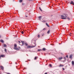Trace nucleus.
<instances>
[{"mask_svg":"<svg viewBox=\"0 0 74 74\" xmlns=\"http://www.w3.org/2000/svg\"><path fill=\"white\" fill-rule=\"evenodd\" d=\"M17 45L16 44H15L14 45V49H15V50H16V51H19L20 49H21V47H19L18 48H17Z\"/></svg>","mask_w":74,"mask_h":74,"instance_id":"1","label":"nucleus"},{"mask_svg":"<svg viewBox=\"0 0 74 74\" xmlns=\"http://www.w3.org/2000/svg\"><path fill=\"white\" fill-rule=\"evenodd\" d=\"M61 17H62V18H61V19H66V18H67V16L66 15H65V16L61 15Z\"/></svg>","mask_w":74,"mask_h":74,"instance_id":"2","label":"nucleus"},{"mask_svg":"<svg viewBox=\"0 0 74 74\" xmlns=\"http://www.w3.org/2000/svg\"><path fill=\"white\" fill-rule=\"evenodd\" d=\"M36 45H35V46L32 47L30 46H28L27 47V48H33V47H36Z\"/></svg>","mask_w":74,"mask_h":74,"instance_id":"3","label":"nucleus"},{"mask_svg":"<svg viewBox=\"0 0 74 74\" xmlns=\"http://www.w3.org/2000/svg\"><path fill=\"white\" fill-rule=\"evenodd\" d=\"M0 67L1 68V69L2 70H4V67L3 66H1Z\"/></svg>","mask_w":74,"mask_h":74,"instance_id":"4","label":"nucleus"},{"mask_svg":"<svg viewBox=\"0 0 74 74\" xmlns=\"http://www.w3.org/2000/svg\"><path fill=\"white\" fill-rule=\"evenodd\" d=\"M59 66L60 67H63L64 66V65L62 64H60V65Z\"/></svg>","mask_w":74,"mask_h":74,"instance_id":"5","label":"nucleus"},{"mask_svg":"<svg viewBox=\"0 0 74 74\" xmlns=\"http://www.w3.org/2000/svg\"><path fill=\"white\" fill-rule=\"evenodd\" d=\"M69 58L70 59H72L73 58V55H70L69 56Z\"/></svg>","mask_w":74,"mask_h":74,"instance_id":"6","label":"nucleus"},{"mask_svg":"<svg viewBox=\"0 0 74 74\" xmlns=\"http://www.w3.org/2000/svg\"><path fill=\"white\" fill-rule=\"evenodd\" d=\"M42 17V16H39V17H38L39 20L40 21V20H41V19Z\"/></svg>","mask_w":74,"mask_h":74,"instance_id":"7","label":"nucleus"},{"mask_svg":"<svg viewBox=\"0 0 74 74\" xmlns=\"http://www.w3.org/2000/svg\"><path fill=\"white\" fill-rule=\"evenodd\" d=\"M71 4H72V5H74V3L73 1H71L70 3Z\"/></svg>","mask_w":74,"mask_h":74,"instance_id":"8","label":"nucleus"},{"mask_svg":"<svg viewBox=\"0 0 74 74\" xmlns=\"http://www.w3.org/2000/svg\"><path fill=\"white\" fill-rule=\"evenodd\" d=\"M63 59V58L62 57H60L58 59V60H61V59Z\"/></svg>","mask_w":74,"mask_h":74,"instance_id":"9","label":"nucleus"},{"mask_svg":"<svg viewBox=\"0 0 74 74\" xmlns=\"http://www.w3.org/2000/svg\"><path fill=\"white\" fill-rule=\"evenodd\" d=\"M0 41L2 43H4V41L2 39Z\"/></svg>","mask_w":74,"mask_h":74,"instance_id":"10","label":"nucleus"},{"mask_svg":"<svg viewBox=\"0 0 74 74\" xmlns=\"http://www.w3.org/2000/svg\"><path fill=\"white\" fill-rule=\"evenodd\" d=\"M50 32H51V30H49L47 32V34H49V33H50Z\"/></svg>","mask_w":74,"mask_h":74,"instance_id":"11","label":"nucleus"},{"mask_svg":"<svg viewBox=\"0 0 74 74\" xmlns=\"http://www.w3.org/2000/svg\"><path fill=\"white\" fill-rule=\"evenodd\" d=\"M42 51V49H38V52H40V51Z\"/></svg>","mask_w":74,"mask_h":74,"instance_id":"12","label":"nucleus"},{"mask_svg":"<svg viewBox=\"0 0 74 74\" xmlns=\"http://www.w3.org/2000/svg\"><path fill=\"white\" fill-rule=\"evenodd\" d=\"M72 65H74V61H72Z\"/></svg>","mask_w":74,"mask_h":74,"instance_id":"13","label":"nucleus"},{"mask_svg":"<svg viewBox=\"0 0 74 74\" xmlns=\"http://www.w3.org/2000/svg\"><path fill=\"white\" fill-rule=\"evenodd\" d=\"M19 1L20 3H22L23 1V0H20Z\"/></svg>","mask_w":74,"mask_h":74,"instance_id":"14","label":"nucleus"},{"mask_svg":"<svg viewBox=\"0 0 74 74\" xmlns=\"http://www.w3.org/2000/svg\"><path fill=\"white\" fill-rule=\"evenodd\" d=\"M21 42L22 43L23 45V44H24L25 43V42L23 41H21Z\"/></svg>","mask_w":74,"mask_h":74,"instance_id":"15","label":"nucleus"},{"mask_svg":"<svg viewBox=\"0 0 74 74\" xmlns=\"http://www.w3.org/2000/svg\"><path fill=\"white\" fill-rule=\"evenodd\" d=\"M42 50L43 51H45V50H46V49H45V48H43L42 49Z\"/></svg>","mask_w":74,"mask_h":74,"instance_id":"16","label":"nucleus"},{"mask_svg":"<svg viewBox=\"0 0 74 74\" xmlns=\"http://www.w3.org/2000/svg\"><path fill=\"white\" fill-rule=\"evenodd\" d=\"M38 57H36L34 58V60H36V59H37V58Z\"/></svg>","mask_w":74,"mask_h":74,"instance_id":"17","label":"nucleus"},{"mask_svg":"<svg viewBox=\"0 0 74 74\" xmlns=\"http://www.w3.org/2000/svg\"><path fill=\"white\" fill-rule=\"evenodd\" d=\"M3 45H4V47H7V45H5V44H4Z\"/></svg>","mask_w":74,"mask_h":74,"instance_id":"18","label":"nucleus"},{"mask_svg":"<svg viewBox=\"0 0 74 74\" xmlns=\"http://www.w3.org/2000/svg\"><path fill=\"white\" fill-rule=\"evenodd\" d=\"M4 51L5 52H7V49H4Z\"/></svg>","mask_w":74,"mask_h":74,"instance_id":"19","label":"nucleus"},{"mask_svg":"<svg viewBox=\"0 0 74 74\" xmlns=\"http://www.w3.org/2000/svg\"><path fill=\"white\" fill-rule=\"evenodd\" d=\"M46 25H47V26H48V27H49V25H48V24L47 23H46Z\"/></svg>","mask_w":74,"mask_h":74,"instance_id":"20","label":"nucleus"},{"mask_svg":"<svg viewBox=\"0 0 74 74\" xmlns=\"http://www.w3.org/2000/svg\"><path fill=\"white\" fill-rule=\"evenodd\" d=\"M25 44L26 46H27V45H28V44H27V43H25Z\"/></svg>","mask_w":74,"mask_h":74,"instance_id":"21","label":"nucleus"},{"mask_svg":"<svg viewBox=\"0 0 74 74\" xmlns=\"http://www.w3.org/2000/svg\"><path fill=\"white\" fill-rule=\"evenodd\" d=\"M46 30V29L45 28H43V29H42V30Z\"/></svg>","mask_w":74,"mask_h":74,"instance_id":"22","label":"nucleus"},{"mask_svg":"<svg viewBox=\"0 0 74 74\" xmlns=\"http://www.w3.org/2000/svg\"><path fill=\"white\" fill-rule=\"evenodd\" d=\"M40 34L38 35V38H40Z\"/></svg>","mask_w":74,"mask_h":74,"instance_id":"23","label":"nucleus"},{"mask_svg":"<svg viewBox=\"0 0 74 74\" xmlns=\"http://www.w3.org/2000/svg\"><path fill=\"white\" fill-rule=\"evenodd\" d=\"M39 9L41 11H42V10H41V8L40 7H39Z\"/></svg>","mask_w":74,"mask_h":74,"instance_id":"24","label":"nucleus"},{"mask_svg":"<svg viewBox=\"0 0 74 74\" xmlns=\"http://www.w3.org/2000/svg\"><path fill=\"white\" fill-rule=\"evenodd\" d=\"M24 33V32H23V31H22L21 32V33H22V34H23Z\"/></svg>","mask_w":74,"mask_h":74,"instance_id":"25","label":"nucleus"},{"mask_svg":"<svg viewBox=\"0 0 74 74\" xmlns=\"http://www.w3.org/2000/svg\"><path fill=\"white\" fill-rule=\"evenodd\" d=\"M67 19H68V20H69V21H70V18H69L68 17Z\"/></svg>","mask_w":74,"mask_h":74,"instance_id":"26","label":"nucleus"},{"mask_svg":"<svg viewBox=\"0 0 74 74\" xmlns=\"http://www.w3.org/2000/svg\"><path fill=\"white\" fill-rule=\"evenodd\" d=\"M1 57H4V55H1Z\"/></svg>","mask_w":74,"mask_h":74,"instance_id":"27","label":"nucleus"},{"mask_svg":"<svg viewBox=\"0 0 74 74\" xmlns=\"http://www.w3.org/2000/svg\"><path fill=\"white\" fill-rule=\"evenodd\" d=\"M49 66H50V67H52V64H49Z\"/></svg>","mask_w":74,"mask_h":74,"instance_id":"28","label":"nucleus"},{"mask_svg":"<svg viewBox=\"0 0 74 74\" xmlns=\"http://www.w3.org/2000/svg\"><path fill=\"white\" fill-rule=\"evenodd\" d=\"M71 33H70V34H69V36H71Z\"/></svg>","mask_w":74,"mask_h":74,"instance_id":"29","label":"nucleus"},{"mask_svg":"<svg viewBox=\"0 0 74 74\" xmlns=\"http://www.w3.org/2000/svg\"><path fill=\"white\" fill-rule=\"evenodd\" d=\"M66 57L67 58H68V56H66Z\"/></svg>","mask_w":74,"mask_h":74,"instance_id":"30","label":"nucleus"},{"mask_svg":"<svg viewBox=\"0 0 74 74\" xmlns=\"http://www.w3.org/2000/svg\"><path fill=\"white\" fill-rule=\"evenodd\" d=\"M64 59H66V57H64Z\"/></svg>","mask_w":74,"mask_h":74,"instance_id":"31","label":"nucleus"},{"mask_svg":"<svg viewBox=\"0 0 74 74\" xmlns=\"http://www.w3.org/2000/svg\"><path fill=\"white\" fill-rule=\"evenodd\" d=\"M62 69H63V70H64V68H63Z\"/></svg>","mask_w":74,"mask_h":74,"instance_id":"32","label":"nucleus"},{"mask_svg":"<svg viewBox=\"0 0 74 74\" xmlns=\"http://www.w3.org/2000/svg\"><path fill=\"white\" fill-rule=\"evenodd\" d=\"M18 42L19 43H21V42H20V41H19Z\"/></svg>","mask_w":74,"mask_h":74,"instance_id":"33","label":"nucleus"},{"mask_svg":"<svg viewBox=\"0 0 74 74\" xmlns=\"http://www.w3.org/2000/svg\"><path fill=\"white\" fill-rule=\"evenodd\" d=\"M44 74H47V73H46Z\"/></svg>","mask_w":74,"mask_h":74,"instance_id":"34","label":"nucleus"},{"mask_svg":"<svg viewBox=\"0 0 74 74\" xmlns=\"http://www.w3.org/2000/svg\"><path fill=\"white\" fill-rule=\"evenodd\" d=\"M26 16V17H27V16L26 15V16Z\"/></svg>","mask_w":74,"mask_h":74,"instance_id":"35","label":"nucleus"},{"mask_svg":"<svg viewBox=\"0 0 74 74\" xmlns=\"http://www.w3.org/2000/svg\"><path fill=\"white\" fill-rule=\"evenodd\" d=\"M42 36H44V34L42 35Z\"/></svg>","mask_w":74,"mask_h":74,"instance_id":"36","label":"nucleus"},{"mask_svg":"<svg viewBox=\"0 0 74 74\" xmlns=\"http://www.w3.org/2000/svg\"><path fill=\"white\" fill-rule=\"evenodd\" d=\"M29 0V1H30V0Z\"/></svg>","mask_w":74,"mask_h":74,"instance_id":"37","label":"nucleus"},{"mask_svg":"<svg viewBox=\"0 0 74 74\" xmlns=\"http://www.w3.org/2000/svg\"><path fill=\"white\" fill-rule=\"evenodd\" d=\"M0 58H1V56H0Z\"/></svg>","mask_w":74,"mask_h":74,"instance_id":"38","label":"nucleus"},{"mask_svg":"<svg viewBox=\"0 0 74 74\" xmlns=\"http://www.w3.org/2000/svg\"><path fill=\"white\" fill-rule=\"evenodd\" d=\"M49 55H50V54H49Z\"/></svg>","mask_w":74,"mask_h":74,"instance_id":"39","label":"nucleus"},{"mask_svg":"<svg viewBox=\"0 0 74 74\" xmlns=\"http://www.w3.org/2000/svg\"><path fill=\"white\" fill-rule=\"evenodd\" d=\"M23 70H24V69H23Z\"/></svg>","mask_w":74,"mask_h":74,"instance_id":"40","label":"nucleus"}]
</instances>
